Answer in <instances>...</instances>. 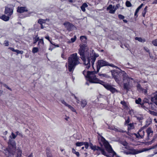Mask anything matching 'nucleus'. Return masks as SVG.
<instances>
[{
    "mask_svg": "<svg viewBox=\"0 0 157 157\" xmlns=\"http://www.w3.org/2000/svg\"><path fill=\"white\" fill-rule=\"evenodd\" d=\"M79 49L78 53L83 62L84 64L86 66V68L88 69L90 66V62L93 66L96 58L99 55L96 53L93 50L89 51L88 47L85 44L81 45Z\"/></svg>",
    "mask_w": 157,
    "mask_h": 157,
    "instance_id": "nucleus-1",
    "label": "nucleus"
},
{
    "mask_svg": "<svg viewBox=\"0 0 157 157\" xmlns=\"http://www.w3.org/2000/svg\"><path fill=\"white\" fill-rule=\"evenodd\" d=\"M120 70L121 71L119 72L116 70H111V72L112 75L117 83L121 85L123 83L124 88L128 90L132 86V83L133 79L132 78H129L124 71L121 69Z\"/></svg>",
    "mask_w": 157,
    "mask_h": 157,
    "instance_id": "nucleus-2",
    "label": "nucleus"
},
{
    "mask_svg": "<svg viewBox=\"0 0 157 157\" xmlns=\"http://www.w3.org/2000/svg\"><path fill=\"white\" fill-rule=\"evenodd\" d=\"M98 72L95 71H89L84 70L83 72V74L86 77L87 80L90 82L93 83H99L103 85L104 83L103 82L100 80L98 78L96 75V74Z\"/></svg>",
    "mask_w": 157,
    "mask_h": 157,
    "instance_id": "nucleus-3",
    "label": "nucleus"
},
{
    "mask_svg": "<svg viewBox=\"0 0 157 157\" xmlns=\"http://www.w3.org/2000/svg\"><path fill=\"white\" fill-rule=\"evenodd\" d=\"M79 57L77 53H74L71 55L68 59V63L66 64V66L70 71H73L75 66L80 63Z\"/></svg>",
    "mask_w": 157,
    "mask_h": 157,
    "instance_id": "nucleus-4",
    "label": "nucleus"
},
{
    "mask_svg": "<svg viewBox=\"0 0 157 157\" xmlns=\"http://www.w3.org/2000/svg\"><path fill=\"white\" fill-rule=\"evenodd\" d=\"M8 144L9 150L5 147L3 148V151L7 157H9L10 156V154H13V151L16 148V144L14 141L11 139L9 140Z\"/></svg>",
    "mask_w": 157,
    "mask_h": 157,
    "instance_id": "nucleus-5",
    "label": "nucleus"
},
{
    "mask_svg": "<svg viewBox=\"0 0 157 157\" xmlns=\"http://www.w3.org/2000/svg\"><path fill=\"white\" fill-rule=\"evenodd\" d=\"M101 140L104 146L105 147L107 151L110 153L112 154V155H108L105 152L106 154L107 155H109V157H111L115 156L116 157H121L119 155H117L116 153L113 151L111 146L109 144V143L103 137H101ZM107 157V156H106Z\"/></svg>",
    "mask_w": 157,
    "mask_h": 157,
    "instance_id": "nucleus-6",
    "label": "nucleus"
},
{
    "mask_svg": "<svg viewBox=\"0 0 157 157\" xmlns=\"http://www.w3.org/2000/svg\"><path fill=\"white\" fill-rule=\"evenodd\" d=\"M84 145H85L86 149H88L89 147L90 146V148L94 151H99L102 155L108 157H109V156L107 155L106 154L105 151L104 149L98 147H96L95 146H94L91 143L89 144L87 142H84Z\"/></svg>",
    "mask_w": 157,
    "mask_h": 157,
    "instance_id": "nucleus-7",
    "label": "nucleus"
},
{
    "mask_svg": "<svg viewBox=\"0 0 157 157\" xmlns=\"http://www.w3.org/2000/svg\"><path fill=\"white\" fill-rule=\"evenodd\" d=\"M110 64H109L106 61L103 60H99L97 63V71L98 72L100 68L101 67L109 66Z\"/></svg>",
    "mask_w": 157,
    "mask_h": 157,
    "instance_id": "nucleus-8",
    "label": "nucleus"
},
{
    "mask_svg": "<svg viewBox=\"0 0 157 157\" xmlns=\"http://www.w3.org/2000/svg\"><path fill=\"white\" fill-rule=\"evenodd\" d=\"M14 6L11 5H9L6 7L5 11V14L9 16H11L13 13Z\"/></svg>",
    "mask_w": 157,
    "mask_h": 157,
    "instance_id": "nucleus-9",
    "label": "nucleus"
},
{
    "mask_svg": "<svg viewBox=\"0 0 157 157\" xmlns=\"http://www.w3.org/2000/svg\"><path fill=\"white\" fill-rule=\"evenodd\" d=\"M144 133L145 131L144 130V128H141L139 130L137 134L134 133L133 135H135L137 138L140 139L144 138Z\"/></svg>",
    "mask_w": 157,
    "mask_h": 157,
    "instance_id": "nucleus-10",
    "label": "nucleus"
},
{
    "mask_svg": "<svg viewBox=\"0 0 157 157\" xmlns=\"http://www.w3.org/2000/svg\"><path fill=\"white\" fill-rule=\"evenodd\" d=\"M103 85L106 89L110 90L112 93H114L117 91V90L115 88L113 87L111 85L109 84L105 83L104 82Z\"/></svg>",
    "mask_w": 157,
    "mask_h": 157,
    "instance_id": "nucleus-11",
    "label": "nucleus"
},
{
    "mask_svg": "<svg viewBox=\"0 0 157 157\" xmlns=\"http://www.w3.org/2000/svg\"><path fill=\"white\" fill-rule=\"evenodd\" d=\"M141 151L136 149H131L128 151H124V153L126 155L136 154L140 153Z\"/></svg>",
    "mask_w": 157,
    "mask_h": 157,
    "instance_id": "nucleus-12",
    "label": "nucleus"
},
{
    "mask_svg": "<svg viewBox=\"0 0 157 157\" xmlns=\"http://www.w3.org/2000/svg\"><path fill=\"white\" fill-rule=\"evenodd\" d=\"M107 10L109 11V13H114L115 11L114 10V6L111 5H109L107 8Z\"/></svg>",
    "mask_w": 157,
    "mask_h": 157,
    "instance_id": "nucleus-13",
    "label": "nucleus"
},
{
    "mask_svg": "<svg viewBox=\"0 0 157 157\" xmlns=\"http://www.w3.org/2000/svg\"><path fill=\"white\" fill-rule=\"evenodd\" d=\"M44 43L43 39H40L38 42V47L39 49H42L44 48Z\"/></svg>",
    "mask_w": 157,
    "mask_h": 157,
    "instance_id": "nucleus-14",
    "label": "nucleus"
},
{
    "mask_svg": "<svg viewBox=\"0 0 157 157\" xmlns=\"http://www.w3.org/2000/svg\"><path fill=\"white\" fill-rule=\"evenodd\" d=\"M147 134V139H149L150 137H151L153 133V132L151 128H148L146 130Z\"/></svg>",
    "mask_w": 157,
    "mask_h": 157,
    "instance_id": "nucleus-15",
    "label": "nucleus"
},
{
    "mask_svg": "<svg viewBox=\"0 0 157 157\" xmlns=\"http://www.w3.org/2000/svg\"><path fill=\"white\" fill-rule=\"evenodd\" d=\"M17 11L18 12L21 13L24 12H26L27 11V9L25 7H18Z\"/></svg>",
    "mask_w": 157,
    "mask_h": 157,
    "instance_id": "nucleus-16",
    "label": "nucleus"
},
{
    "mask_svg": "<svg viewBox=\"0 0 157 157\" xmlns=\"http://www.w3.org/2000/svg\"><path fill=\"white\" fill-rule=\"evenodd\" d=\"M137 87L138 91L145 94L147 93V91L146 90L143 89L140 84H138L137 86Z\"/></svg>",
    "mask_w": 157,
    "mask_h": 157,
    "instance_id": "nucleus-17",
    "label": "nucleus"
},
{
    "mask_svg": "<svg viewBox=\"0 0 157 157\" xmlns=\"http://www.w3.org/2000/svg\"><path fill=\"white\" fill-rule=\"evenodd\" d=\"M63 25L67 30H69L72 27V24L68 22H65L63 23Z\"/></svg>",
    "mask_w": 157,
    "mask_h": 157,
    "instance_id": "nucleus-18",
    "label": "nucleus"
},
{
    "mask_svg": "<svg viewBox=\"0 0 157 157\" xmlns=\"http://www.w3.org/2000/svg\"><path fill=\"white\" fill-rule=\"evenodd\" d=\"M121 103L123 105L125 109H129L128 104L127 103L125 102L124 101H122L121 102Z\"/></svg>",
    "mask_w": 157,
    "mask_h": 157,
    "instance_id": "nucleus-19",
    "label": "nucleus"
},
{
    "mask_svg": "<svg viewBox=\"0 0 157 157\" xmlns=\"http://www.w3.org/2000/svg\"><path fill=\"white\" fill-rule=\"evenodd\" d=\"M144 103L142 104H141L142 107H144V106H147L148 105H149L148 103V100L146 98H145L143 100Z\"/></svg>",
    "mask_w": 157,
    "mask_h": 157,
    "instance_id": "nucleus-20",
    "label": "nucleus"
},
{
    "mask_svg": "<svg viewBox=\"0 0 157 157\" xmlns=\"http://www.w3.org/2000/svg\"><path fill=\"white\" fill-rule=\"evenodd\" d=\"M108 128L110 130H114L116 132L120 131L119 129L117 127H115L113 126H109Z\"/></svg>",
    "mask_w": 157,
    "mask_h": 157,
    "instance_id": "nucleus-21",
    "label": "nucleus"
},
{
    "mask_svg": "<svg viewBox=\"0 0 157 157\" xmlns=\"http://www.w3.org/2000/svg\"><path fill=\"white\" fill-rule=\"evenodd\" d=\"M0 18L5 21H7L9 20L10 17L9 16H6L5 15H3L0 16Z\"/></svg>",
    "mask_w": 157,
    "mask_h": 157,
    "instance_id": "nucleus-22",
    "label": "nucleus"
},
{
    "mask_svg": "<svg viewBox=\"0 0 157 157\" xmlns=\"http://www.w3.org/2000/svg\"><path fill=\"white\" fill-rule=\"evenodd\" d=\"M49 21V20L48 19H46L45 20L40 19L38 20V22L40 24L42 25L43 23H46V21L48 22Z\"/></svg>",
    "mask_w": 157,
    "mask_h": 157,
    "instance_id": "nucleus-23",
    "label": "nucleus"
},
{
    "mask_svg": "<svg viewBox=\"0 0 157 157\" xmlns=\"http://www.w3.org/2000/svg\"><path fill=\"white\" fill-rule=\"evenodd\" d=\"M143 4H141L136 9L134 15L135 16H137V14L139 12L140 10L142 7L143 6Z\"/></svg>",
    "mask_w": 157,
    "mask_h": 157,
    "instance_id": "nucleus-24",
    "label": "nucleus"
},
{
    "mask_svg": "<svg viewBox=\"0 0 157 157\" xmlns=\"http://www.w3.org/2000/svg\"><path fill=\"white\" fill-rule=\"evenodd\" d=\"M151 100L157 105V94L155 95L153 98H152Z\"/></svg>",
    "mask_w": 157,
    "mask_h": 157,
    "instance_id": "nucleus-25",
    "label": "nucleus"
},
{
    "mask_svg": "<svg viewBox=\"0 0 157 157\" xmlns=\"http://www.w3.org/2000/svg\"><path fill=\"white\" fill-rule=\"evenodd\" d=\"M88 5L87 4L85 3L82 4V6L81 7V8L83 12H85L86 11L85 8Z\"/></svg>",
    "mask_w": 157,
    "mask_h": 157,
    "instance_id": "nucleus-26",
    "label": "nucleus"
},
{
    "mask_svg": "<svg viewBox=\"0 0 157 157\" xmlns=\"http://www.w3.org/2000/svg\"><path fill=\"white\" fill-rule=\"evenodd\" d=\"M76 39V37L75 36L73 38H71L70 40H68L67 42L68 43H73L75 41Z\"/></svg>",
    "mask_w": 157,
    "mask_h": 157,
    "instance_id": "nucleus-27",
    "label": "nucleus"
},
{
    "mask_svg": "<svg viewBox=\"0 0 157 157\" xmlns=\"http://www.w3.org/2000/svg\"><path fill=\"white\" fill-rule=\"evenodd\" d=\"M17 157H21L22 155V152L21 150L19 149L17 150Z\"/></svg>",
    "mask_w": 157,
    "mask_h": 157,
    "instance_id": "nucleus-28",
    "label": "nucleus"
},
{
    "mask_svg": "<svg viewBox=\"0 0 157 157\" xmlns=\"http://www.w3.org/2000/svg\"><path fill=\"white\" fill-rule=\"evenodd\" d=\"M149 105V106L147 107V109H151L152 110L155 109V105L154 104L152 103H151L150 104H149V105Z\"/></svg>",
    "mask_w": 157,
    "mask_h": 157,
    "instance_id": "nucleus-29",
    "label": "nucleus"
},
{
    "mask_svg": "<svg viewBox=\"0 0 157 157\" xmlns=\"http://www.w3.org/2000/svg\"><path fill=\"white\" fill-rule=\"evenodd\" d=\"M150 113L154 115L155 116H157V118H155L154 119V121H155V122L156 123H157V113L153 111H150Z\"/></svg>",
    "mask_w": 157,
    "mask_h": 157,
    "instance_id": "nucleus-30",
    "label": "nucleus"
},
{
    "mask_svg": "<svg viewBox=\"0 0 157 157\" xmlns=\"http://www.w3.org/2000/svg\"><path fill=\"white\" fill-rule=\"evenodd\" d=\"M39 49L38 47H33L32 50V52L34 54L37 53L39 51Z\"/></svg>",
    "mask_w": 157,
    "mask_h": 157,
    "instance_id": "nucleus-31",
    "label": "nucleus"
},
{
    "mask_svg": "<svg viewBox=\"0 0 157 157\" xmlns=\"http://www.w3.org/2000/svg\"><path fill=\"white\" fill-rule=\"evenodd\" d=\"M81 103L82 106V107H84L86 105L87 102L85 100H82Z\"/></svg>",
    "mask_w": 157,
    "mask_h": 157,
    "instance_id": "nucleus-32",
    "label": "nucleus"
},
{
    "mask_svg": "<svg viewBox=\"0 0 157 157\" xmlns=\"http://www.w3.org/2000/svg\"><path fill=\"white\" fill-rule=\"evenodd\" d=\"M81 41L83 42H86V38L85 36H81L80 37Z\"/></svg>",
    "mask_w": 157,
    "mask_h": 157,
    "instance_id": "nucleus-33",
    "label": "nucleus"
},
{
    "mask_svg": "<svg viewBox=\"0 0 157 157\" xmlns=\"http://www.w3.org/2000/svg\"><path fill=\"white\" fill-rule=\"evenodd\" d=\"M157 137V135H156L154 136V138H153V139H152V140L151 141L148 142H147V144L150 145V144H151L153 142H154L155 141V139Z\"/></svg>",
    "mask_w": 157,
    "mask_h": 157,
    "instance_id": "nucleus-34",
    "label": "nucleus"
},
{
    "mask_svg": "<svg viewBox=\"0 0 157 157\" xmlns=\"http://www.w3.org/2000/svg\"><path fill=\"white\" fill-rule=\"evenodd\" d=\"M84 142H77V143H76L75 144H76V145L77 146L79 147V146H82L84 145Z\"/></svg>",
    "mask_w": 157,
    "mask_h": 157,
    "instance_id": "nucleus-35",
    "label": "nucleus"
},
{
    "mask_svg": "<svg viewBox=\"0 0 157 157\" xmlns=\"http://www.w3.org/2000/svg\"><path fill=\"white\" fill-rule=\"evenodd\" d=\"M147 6H146L144 8V10L142 13V15L144 17L145 16V14L147 12Z\"/></svg>",
    "mask_w": 157,
    "mask_h": 157,
    "instance_id": "nucleus-36",
    "label": "nucleus"
},
{
    "mask_svg": "<svg viewBox=\"0 0 157 157\" xmlns=\"http://www.w3.org/2000/svg\"><path fill=\"white\" fill-rule=\"evenodd\" d=\"M40 38L39 37H38L37 36H36L34 39V41L33 43L35 44L37 42H39V41L40 40Z\"/></svg>",
    "mask_w": 157,
    "mask_h": 157,
    "instance_id": "nucleus-37",
    "label": "nucleus"
},
{
    "mask_svg": "<svg viewBox=\"0 0 157 157\" xmlns=\"http://www.w3.org/2000/svg\"><path fill=\"white\" fill-rule=\"evenodd\" d=\"M72 152L75 154L77 156H79V154L78 152L76 151L74 148L72 149Z\"/></svg>",
    "mask_w": 157,
    "mask_h": 157,
    "instance_id": "nucleus-38",
    "label": "nucleus"
},
{
    "mask_svg": "<svg viewBox=\"0 0 157 157\" xmlns=\"http://www.w3.org/2000/svg\"><path fill=\"white\" fill-rule=\"evenodd\" d=\"M68 107L70 109L72 112H76V110L71 105H69L68 106Z\"/></svg>",
    "mask_w": 157,
    "mask_h": 157,
    "instance_id": "nucleus-39",
    "label": "nucleus"
},
{
    "mask_svg": "<svg viewBox=\"0 0 157 157\" xmlns=\"http://www.w3.org/2000/svg\"><path fill=\"white\" fill-rule=\"evenodd\" d=\"M152 43L154 46H157V39L153 40L152 41Z\"/></svg>",
    "mask_w": 157,
    "mask_h": 157,
    "instance_id": "nucleus-40",
    "label": "nucleus"
},
{
    "mask_svg": "<svg viewBox=\"0 0 157 157\" xmlns=\"http://www.w3.org/2000/svg\"><path fill=\"white\" fill-rule=\"evenodd\" d=\"M157 148V144L153 146H151V147H149L148 149H146V151H147L148 150L153 149H155V148Z\"/></svg>",
    "mask_w": 157,
    "mask_h": 157,
    "instance_id": "nucleus-41",
    "label": "nucleus"
},
{
    "mask_svg": "<svg viewBox=\"0 0 157 157\" xmlns=\"http://www.w3.org/2000/svg\"><path fill=\"white\" fill-rule=\"evenodd\" d=\"M126 6L128 7H130L131 6L132 4L130 2L127 1L125 3Z\"/></svg>",
    "mask_w": 157,
    "mask_h": 157,
    "instance_id": "nucleus-42",
    "label": "nucleus"
},
{
    "mask_svg": "<svg viewBox=\"0 0 157 157\" xmlns=\"http://www.w3.org/2000/svg\"><path fill=\"white\" fill-rule=\"evenodd\" d=\"M135 39L136 40H138V41L140 42H143L144 41V40H143L142 38L140 37H136L135 38Z\"/></svg>",
    "mask_w": 157,
    "mask_h": 157,
    "instance_id": "nucleus-43",
    "label": "nucleus"
},
{
    "mask_svg": "<svg viewBox=\"0 0 157 157\" xmlns=\"http://www.w3.org/2000/svg\"><path fill=\"white\" fill-rule=\"evenodd\" d=\"M71 95L72 97H74L75 98V100H76V102H77V103H78V104L80 103V101H79V100H78V99L77 97H76L73 94H72Z\"/></svg>",
    "mask_w": 157,
    "mask_h": 157,
    "instance_id": "nucleus-44",
    "label": "nucleus"
},
{
    "mask_svg": "<svg viewBox=\"0 0 157 157\" xmlns=\"http://www.w3.org/2000/svg\"><path fill=\"white\" fill-rule=\"evenodd\" d=\"M122 144L124 146H126V147H125V148L127 149H128V147L127 146V145L128 144V143H127L126 142V141H124V142H122Z\"/></svg>",
    "mask_w": 157,
    "mask_h": 157,
    "instance_id": "nucleus-45",
    "label": "nucleus"
},
{
    "mask_svg": "<svg viewBox=\"0 0 157 157\" xmlns=\"http://www.w3.org/2000/svg\"><path fill=\"white\" fill-rule=\"evenodd\" d=\"M61 103L64 104L65 106L68 107L69 105L67 104L64 100H62L61 101Z\"/></svg>",
    "mask_w": 157,
    "mask_h": 157,
    "instance_id": "nucleus-46",
    "label": "nucleus"
},
{
    "mask_svg": "<svg viewBox=\"0 0 157 157\" xmlns=\"http://www.w3.org/2000/svg\"><path fill=\"white\" fill-rule=\"evenodd\" d=\"M15 52H16L17 54H22L23 53V52L22 51H19L18 50H16Z\"/></svg>",
    "mask_w": 157,
    "mask_h": 157,
    "instance_id": "nucleus-47",
    "label": "nucleus"
},
{
    "mask_svg": "<svg viewBox=\"0 0 157 157\" xmlns=\"http://www.w3.org/2000/svg\"><path fill=\"white\" fill-rule=\"evenodd\" d=\"M141 99L140 98H138V99H136V103L137 104H140V102H141Z\"/></svg>",
    "mask_w": 157,
    "mask_h": 157,
    "instance_id": "nucleus-48",
    "label": "nucleus"
},
{
    "mask_svg": "<svg viewBox=\"0 0 157 157\" xmlns=\"http://www.w3.org/2000/svg\"><path fill=\"white\" fill-rule=\"evenodd\" d=\"M133 128V124H130L128 125V128L129 129H131Z\"/></svg>",
    "mask_w": 157,
    "mask_h": 157,
    "instance_id": "nucleus-49",
    "label": "nucleus"
},
{
    "mask_svg": "<svg viewBox=\"0 0 157 157\" xmlns=\"http://www.w3.org/2000/svg\"><path fill=\"white\" fill-rule=\"evenodd\" d=\"M45 38L47 40H48L50 42L51 44H52L54 45V44L53 43H52V42H51V41L50 40V38H49V36H46L45 37Z\"/></svg>",
    "mask_w": 157,
    "mask_h": 157,
    "instance_id": "nucleus-50",
    "label": "nucleus"
},
{
    "mask_svg": "<svg viewBox=\"0 0 157 157\" xmlns=\"http://www.w3.org/2000/svg\"><path fill=\"white\" fill-rule=\"evenodd\" d=\"M118 17L120 19H123L124 18V17L121 14L118 15Z\"/></svg>",
    "mask_w": 157,
    "mask_h": 157,
    "instance_id": "nucleus-51",
    "label": "nucleus"
},
{
    "mask_svg": "<svg viewBox=\"0 0 157 157\" xmlns=\"http://www.w3.org/2000/svg\"><path fill=\"white\" fill-rule=\"evenodd\" d=\"M136 118H137V119L138 120H140L143 119V117L141 115L137 116Z\"/></svg>",
    "mask_w": 157,
    "mask_h": 157,
    "instance_id": "nucleus-52",
    "label": "nucleus"
},
{
    "mask_svg": "<svg viewBox=\"0 0 157 157\" xmlns=\"http://www.w3.org/2000/svg\"><path fill=\"white\" fill-rule=\"evenodd\" d=\"M4 44L5 46H9V42L7 40H5V41L4 42Z\"/></svg>",
    "mask_w": 157,
    "mask_h": 157,
    "instance_id": "nucleus-53",
    "label": "nucleus"
},
{
    "mask_svg": "<svg viewBox=\"0 0 157 157\" xmlns=\"http://www.w3.org/2000/svg\"><path fill=\"white\" fill-rule=\"evenodd\" d=\"M109 66H110L113 67L114 68H116L119 69L117 66L114 65L113 64H110L109 65Z\"/></svg>",
    "mask_w": 157,
    "mask_h": 157,
    "instance_id": "nucleus-54",
    "label": "nucleus"
},
{
    "mask_svg": "<svg viewBox=\"0 0 157 157\" xmlns=\"http://www.w3.org/2000/svg\"><path fill=\"white\" fill-rule=\"evenodd\" d=\"M120 5L119 4H117L115 7H114V10H115V11L117 9H118L119 7H120Z\"/></svg>",
    "mask_w": 157,
    "mask_h": 157,
    "instance_id": "nucleus-55",
    "label": "nucleus"
},
{
    "mask_svg": "<svg viewBox=\"0 0 157 157\" xmlns=\"http://www.w3.org/2000/svg\"><path fill=\"white\" fill-rule=\"evenodd\" d=\"M129 113L132 116L134 115V112L132 110H130Z\"/></svg>",
    "mask_w": 157,
    "mask_h": 157,
    "instance_id": "nucleus-56",
    "label": "nucleus"
},
{
    "mask_svg": "<svg viewBox=\"0 0 157 157\" xmlns=\"http://www.w3.org/2000/svg\"><path fill=\"white\" fill-rule=\"evenodd\" d=\"M3 86L6 88H7L9 90H11V89L8 87V86L6 84H3Z\"/></svg>",
    "mask_w": 157,
    "mask_h": 157,
    "instance_id": "nucleus-57",
    "label": "nucleus"
},
{
    "mask_svg": "<svg viewBox=\"0 0 157 157\" xmlns=\"http://www.w3.org/2000/svg\"><path fill=\"white\" fill-rule=\"evenodd\" d=\"M11 135L13 139H15L16 137L17 136L16 135H15L13 133V132L12 133Z\"/></svg>",
    "mask_w": 157,
    "mask_h": 157,
    "instance_id": "nucleus-58",
    "label": "nucleus"
},
{
    "mask_svg": "<svg viewBox=\"0 0 157 157\" xmlns=\"http://www.w3.org/2000/svg\"><path fill=\"white\" fill-rule=\"evenodd\" d=\"M9 48L13 52H15V51H16V50L13 48Z\"/></svg>",
    "mask_w": 157,
    "mask_h": 157,
    "instance_id": "nucleus-59",
    "label": "nucleus"
},
{
    "mask_svg": "<svg viewBox=\"0 0 157 157\" xmlns=\"http://www.w3.org/2000/svg\"><path fill=\"white\" fill-rule=\"evenodd\" d=\"M152 4H157V0H155L152 2Z\"/></svg>",
    "mask_w": 157,
    "mask_h": 157,
    "instance_id": "nucleus-60",
    "label": "nucleus"
},
{
    "mask_svg": "<svg viewBox=\"0 0 157 157\" xmlns=\"http://www.w3.org/2000/svg\"><path fill=\"white\" fill-rule=\"evenodd\" d=\"M101 75H102L103 76L105 77H108L107 75H106V74H102Z\"/></svg>",
    "mask_w": 157,
    "mask_h": 157,
    "instance_id": "nucleus-61",
    "label": "nucleus"
},
{
    "mask_svg": "<svg viewBox=\"0 0 157 157\" xmlns=\"http://www.w3.org/2000/svg\"><path fill=\"white\" fill-rule=\"evenodd\" d=\"M53 44H54V45H54L56 47H59V45L58 44L56 45L55 44H54V43H53Z\"/></svg>",
    "mask_w": 157,
    "mask_h": 157,
    "instance_id": "nucleus-62",
    "label": "nucleus"
},
{
    "mask_svg": "<svg viewBox=\"0 0 157 157\" xmlns=\"http://www.w3.org/2000/svg\"><path fill=\"white\" fill-rule=\"evenodd\" d=\"M3 92V91L1 90H0V95H1Z\"/></svg>",
    "mask_w": 157,
    "mask_h": 157,
    "instance_id": "nucleus-63",
    "label": "nucleus"
},
{
    "mask_svg": "<svg viewBox=\"0 0 157 157\" xmlns=\"http://www.w3.org/2000/svg\"><path fill=\"white\" fill-rule=\"evenodd\" d=\"M47 157H52V156L51 155H48Z\"/></svg>",
    "mask_w": 157,
    "mask_h": 157,
    "instance_id": "nucleus-64",
    "label": "nucleus"
}]
</instances>
